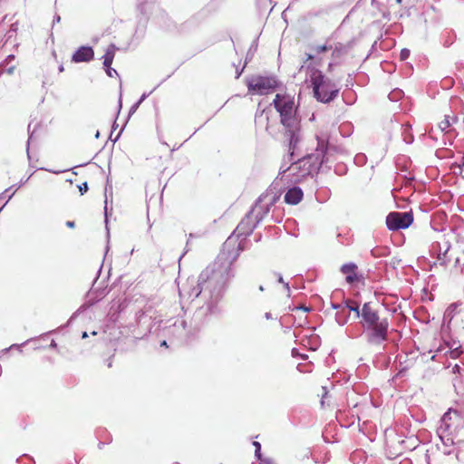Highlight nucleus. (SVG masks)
I'll return each mask as SVG.
<instances>
[{
  "instance_id": "f257e3e1",
  "label": "nucleus",
  "mask_w": 464,
  "mask_h": 464,
  "mask_svg": "<svg viewBox=\"0 0 464 464\" xmlns=\"http://www.w3.org/2000/svg\"><path fill=\"white\" fill-rule=\"evenodd\" d=\"M254 209L248 211L237 225L233 234L226 240L216 260L208 266L198 276V280H188L179 288L181 298L194 301L200 298L208 313L213 314L221 300L227 283L234 277L232 266L244 250L245 240L257 224L253 221Z\"/></svg>"
},
{
  "instance_id": "f03ea898",
  "label": "nucleus",
  "mask_w": 464,
  "mask_h": 464,
  "mask_svg": "<svg viewBox=\"0 0 464 464\" xmlns=\"http://www.w3.org/2000/svg\"><path fill=\"white\" fill-rule=\"evenodd\" d=\"M355 318L360 319L366 343L370 346H382L389 339L390 322L388 317L382 316L379 309L372 303L365 302L362 307L356 303L350 307Z\"/></svg>"
},
{
  "instance_id": "7ed1b4c3",
  "label": "nucleus",
  "mask_w": 464,
  "mask_h": 464,
  "mask_svg": "<svg viewBox=\"0 0 464 464\" xmlns=\"http://www.w3.org/2000/svg\"><path fill=\"white\" fill-rule=\"evenodd\" d=\"M317 145L314 152L309 153L295 161L291 168L293 171H298L300 177L317 174L322 168L331 169L333 163L341 150L330 145L326 136L316 135Z\"/></svg>"
},
{
  "instance_id": "20e7f679",
  "label": "nucleus",
  "mask_w": 464,
  "mask_h": 464,
  "mask_svg": "<svg viewBox=\"0 0 464 464\" xmlns=\"http://www.w3.org/2000/svg\"><path fill=\"white\" fill-rule=\"evenodd\" d=\"M273 105L279 112L280 122L284 128L285 136L288 140L290 160H294V155L300 141V119L296 115L294 98L277 93Z\"/></svg>"
},
{
  "instance_id": "39448f33",
  "label": "nucleus",
  "mask_w": 464,
  "mask_h": 464,
  "mask_svg": "<svg viewBox=\"0 0 464 464\" xmlns=\"http://www.w3.org/2000/svg\"><path fill=\"white\" fill-rule=\"evenodd\" d=\"M307 72L313 87L314 97L320 102L330 103L339 93L336 83L327 78L321 70L313 63L307 65Z\"/></svg>"
},
{
  "instance_id": "423d86ee",
  "label": "nucleus",
  "mask_w": 464,
  "mask_h": 464,
  "mask_svg": "<svg viewBox=\"0 0 464 464\" xmlns=\"http://www.w3.org/2000/svg\"><path fill=\"white\" fill-rule=\"evenodd\" d=\"M250 93L264 95L277 88V80L273 76L253 75L246 80Z\"/></svg>"
},
{
  "instance_id": "0eeeda50",
  "label": "nucleus",
  "mask_w": 464,
  "mask_h": 464,
  "mask_svg": "<svg viewBox=\"0 0 464 464\" xmlns=\"http://www.w3.org/2000/svg\"><path fill=\"white\" fill-rule=\"evenodd\" d=\"M460 417L457 411L450 409L443 414L437 428V434L451 435L456 437L459 431Z\"/></svg>"
},
{
  "instance_id": "6e6552de",
  "label": "nucleus",
  "mask_w": 464,
  "mask_h": 464,
  "mask_svg": "<svg viewBox=\"0 0 464 464\" xmlns=\"http://www.w3.org/2000/svg\"><path fill=\"white\" fill-rule=\"evenodd\" d=\"M413 222L411 212H391L386 217V225L389 230L397 231L408 228Z\"/></svg>"
},
{
  "instance_id": "1a4fd4ad",
  "label": "nucleus",
  "mask_w": 464,
  "mask_h": 464,
  "mask_svg": "<svg viewBox=\"0 0 464 464\" xmlns=\"http://www.w3.org/2000/svg\"><path fill=\"white\" fill-rule=\"evenodd\" d=\"M153 317V309L150 305L138 311L135 314V322L138 327L141 328L143 334L151 331V319Z\"/></svg>"
},
{
  "instance_id": "9d476101",
  "label": "nucleus",
  "mask_w": 464,
  "mask_h": 464,
  "mask_svg": "<svg viewBox=\"0 0 464 464\" xmlns=\"http://www.w3.org/2000/svg\"><path fill=\"white\" fill-rule=\"evenodd\" d=\"M441 440L443 448H452L456 450V459L459 462L464 463V440L455 441V437L451 435L438 434Z\"/></svg>"
},
{
  "instance_id": "9b49d317",
  "label": "nucleus",
  "mask_w": 464,
  "mask_h": 464,
  "mask_svg": "<svg viewBox=\"0 0 464 464\" xmlns=\"http://www.w3.org/2000/svg\"><path fill=\"white\" fill-rule=\"evenodd\" d=\"M168 328L169 334H172L179 340H185L190 334L188 324L183 318H176L174 322L168 326Z\"/></svg>"
},
{
  "instance_id": "f8f14e48",
  "label": "nucleus",
  "mask_w": 464,
  "mask_h": 464,
  "mask_svg": "<svg viewBox=\"0 0 464 464\" xmlns=\"http://www.w3.org/2000/svg\"><path fill=\"white\" fill-rule=\"evenodd\" d=\"M116 49H117V47L115 46V44H110L108 46V48L106 49L104 55L102 56L103 66H104L106 74L111 78L113 77L114 75L118 76L117 71L111 67V63H112L114 56H115Z\"/></svg>"
},
{
  "instance_id": "ddd939ff",
  "label": "nucleus",
  "mask_w": 464,
  "mask_h": 464,
  "mask_svg": "<svg viewBox=\"0 0 464 464\" xmlns=\"http://www.w3.org/2000/svg\"><path fill=\"white\" fill-rule=\"evenodd\" d=\"M94 57V51L91 46H81L72 54V61L74 63H88Z\"/></svg>"
},
{
  "instance_id": "4468645a",
  "label": "nucleus",
  "mask_w": 464,
  "mask_h": 464,
  "mask_svg": "<svg viewBox=\"0 0 464 464\" xmlns=\"http://www.w3.org/2000/svg\"><path fill=\"white\" fill-rule=\"evenodd\" d=\"M304 197V192L300 187L294 186L287 189L285 194L284 199L286 204L296 205Z\"/></svg>"
},
{
  "instance_id": "2eb2a0df",
  "label": "nucleus",
  "mask_w": 464,
  "mask_h": 464,
  "mask_svg": "<svg viewBox=\"0 0 464 464\" xmlns=\"http://www.w3.org/2000/svg\"><path fill=\"white\" fill-rule=\"evenodd\" d=\"M356 270H357V266L355 263H353V262L343 264L340 268V271L343 275H346L345 280L348 284H353V283L358 281L359 278L356 274Z\"/></svg>"
},
{
  "instance_id": "dca6fc26",
  "label": "nucleus",
  "mask_w": 464,
  "mask_h": 464,
  "mask_svg": "<svg viewBox=\"0 0 464 464\" xmlns=\"http://www.w3.org/2000/svg\"><path fill=\"white\" fill-rule=\"evenodd\" d=\"M260 201H261V198H259L256 200L255 207L252 208V209H254L253 216L255 218V222L257 225L265 218V217L269 212V207L267 205L266 206L259 205Z\"/></svg>"
},
{
  "instance_id": "f3484780",
  "label": "nucleus",
  "mask_w": 464,
  "mask_h": 464,
  "mask_svg": "<svg viewBox=\"0 0 464 464\" xmlns=\"http://www.w3.org/2000/svg\"><path fill=\"white\" fill-rule=\"evenodd\" d=\"M437 248H439V254L437 256L438 261L441 266H447L450 260L448 256V253L450 248V244L448 242L445 243V249L443 251H441V247L439 243L432 245V250H436Z\"/></svg>"
},
{
  "instance_id": "a211bd4d",
  "label": "nucleus",
  "mask_w": 464,
  "mask_h": 464,
  "mask_svg": "<svg viewBox=\"0 0 464 464\" xmlns=\"http://www.w3.org/2000/svg\"><path fill=\"white\" fill-rule=\"evenodd\" d=\"M391 253L390 247L386 246H375L371 250V256L374 258H380L389 256Z\"/></svg>"
},
{
  "instance_id": "6ab92c4d",
  "label": "nucleus",
  "mask_w": 464,
  "mask_h": 464,
  "mask_svg": "<svg viewBox=\"0 0 464 464\" xmlns=\"http://www.w3.org/2000/svg\"><path fill=\"white\" fill-rule=\"evenodd\" d=\"M450 348V356L451 358H458L462 353L461 345L459 344V342L453 341L450 343H449Z\"/></svg>"
},
{
  "instance_id": "aec40b11",
  "label": "nucleus",
  "mask_w": 464,
  "mask_h": 464,
  "mask_svg": "<svg viewBox=\"0 0 464 464\" xmlns=\"http://www.w3.org/2000/svg\"><path fill=\"white\" fill-rule=\"evenodd\" d=\"M332 51V57L334 59H338L347 53V47L343 44L338 43L334 47H333Z\"/></svg>"
},
{
  "instance_id": "412c9836",
  "label": "nucleus",
  "mask_w": 464,
  "mask_h": 464,
  "mask_svg": "<svg viewBox=\"0 0 464 464\" xmlns=\"http://www.w3.org/2000/svg\"><path fill=\"white\" fill-rule=\"evenodd\" d=\"M349 316L350 313L345 312L344 308H343L335 314V321L339 325L343 326L347 324Z\"/></svg>"
},
{
  "instance_id": "4be33fe9",
  "label": "nucleus",
  "mask_w": 464,
  "mask_h": 464,
  "mask_svg": "<svg viewBox=\"0 0 464 464\" xmlns=\"http://www.w3.org/2000/svg\"><path fill=\"white\" fill-rule=\"evenodd\" d=\"M12 187L6 188L4 192L0 194V201L5 200L3 206L0 208V212L2 211L3 208L7 204V202L13 198V196L15 193V190L11 191Z\"/></svg>"
},
{
  "instance_id": "5701e85b",
  "label": "nucleus",
  "mask_w": 464,
  "mask_h": 464,
  "mask_svg": "<svg viewBox=\"0 0 464 464\" xmlns=\"http://www.w3.org/2000/svg\"><path fill=\"white\" fill-rule=\"evenodd\" d=\"M451 125V121H450V115H446L444 120L441 121L440 123H439V128L440 129V130L442 132H447V131H450V130H449V128L450 127Z\"/></svg>"
},
{
  "instance_id": "b1692460",
  "label": "nucleus",
  "mask_w": 464,
  "mask_h": 464,
  "mask_svg": "<svg viewBox=\"0 0 464 464\" xmlns=\"http://www.w3.org/2000/svg\"><path fill=\"white\" fill-rule=\"evenodd\" d=\"M332 49H333V46L329 45L327 44L312 47V50L314 52L315 54H319V53L330 51Z\"/></svg>"
},
{
  "instance_id": "393cba45",
  "label": "nucleus",
  "mask_w": 464,
  "mask_h": 464,
  "mask_svg": "<svg viewBox=\"0 0 464 464\" xmlns=\"http://www.w3.org/2000/svg\"><path fill=\"white\" fill-rule=\"evenodd\" d=\"M253 446L255 447V457L259 460V463H261L262 459H266L262 456L261 444L258 441H254Z\"/></svg>"
},
{
  "instance_id": "a878e982",
  "label": "nucleus",
  "mask_w": 464,
  "mask_h": 464,
  "mask_svg": "<svg viewBox=\"0 0 464 464\" xmlns=\"http://www.w3.org/2000/svg\"><path fill=\"white\" fill-rule=\"evenodd\" d=\"M401 96H402V91L396 89V90H393L392 92H391L389 93L388 97L391 101L396 102V101H399L401 98Z\"/></svg>"
},
{
  "instance_id": "bb28decb",
  "label": "nucleus",
  "mask_w": 464,
  "mask_h": 464,
  "mask_svg": "<svg viewBox=\"0 0 464 464\" xmlns=\"http://www.w3.org/2000/svg\"><path fill=\"white\" fill-rule=\"evenodd\" d=\"M458 308V304H451L448 308L447 310L445 311V314H444V317L445 318H450L451 319L454 315V313L455 311L457 310Z\"/></svg>"
},
{
  "instance_id": "cd10ccee",
  "label": "nucleus",
  "mask_w": 464,
  "mask_h": 464,
  "mask_svg": "<svg viewBox=\"0 0 464 464\" xmlns=\"http://www.w3.org/2000/svg\"><path fill=\"white\" fill-rule=\"evenodd\" d=\"M366 156L362 153H359L354 157V163L358 166H363L366 163Z\"/></svg>"
},
{
  "instance_id": "c85d7f7f",
  "label": "nucleus",
  "mask_w": 464,
  "mask_h": 464,
  "mask_svg": "<svg viewBox=\"0 0 464 464\" xmlns=\"http://www.w3.org/2000/svg\"><path fill=\"white\" fill-rule=\"evenodd\" d=\"M273 275L276 277L277 282L284 285L285 289L290 293V286L289 284L284 281V278L280 273L274 272Z\"/></svg>"
},
{
  "instance_id": "c756f323",
  "label": "nucleus",
  "mask_w": 464,
  "mask_h": 464,
  "mask_svg": "<svg viewBox=\"0 0 464 464\" xmlns=\"http://www.w3.org/2000/svg\"><path fill=\"white\" fill-rule=\"evenodd\" d=\"M291 353L293 357H300L302 360H306L308 358L306 354L300 353L296 348H293Z\"/></svg>"
},
{
  "instance_id": "7c9ffc66",
  "label": "nucleus",
  "mask_w": 464,
  "mask_h": 464,
  "mask_svg": "<svg viewBox=\"0 0 464 464\" xmlns=\"http://www.w3.org/2000/svg\"><path fill=\"white\" fill-rule=\"evenodd\" d=\"M315 55H316L315 53L314 54L306 53V60L304 62L301 68H304V67L307 68V65L309 64V63L314 62V60L315 59Z\"/></svg>"
},
{
  "instance_id": "2f4dec72",
  "label": "nucleus",
  "mask_w": 464,
  "mask_h": 464,
  "mask_svg": "<svg viewBox=\"0 0 464 464\" xmlns=\"http://www.w3.org/2000/svg\"><path fill=\"white\" fill-rule=\"evenodd\" d=\"M410 53H411V52L409 49H406V48L402 49L400 53L401 60V61L407 60L410 56Z\"/></svg>"
},
{
  "instance_id": "473e14b6",
  "label": "nucleus",
  "mask_w": 464,
  "mask_h": 464,
  "mask_svg": "<svg viewBox=\"0 0 464 464\" xmlns=\"http://www.w3.org/2000/svg\"><path fill=\"white\" fill-rule=\"evenodd\" d=\"M354 304H356V302L351 300V299H345L343 301V308L347 309L350 311V307H353Z\"/></svg>"
},
{
  "instance_id": "72a5a7b5",
  "label": "nucleus",
  "mask_w": 464,
  "mask_h": 464,
  "mask_svg": "<svg viewBox=\"0 0 464 464\" xmlns=\"http://www.w3.org/2000/svg\"><path fill=\"white\" fill-rule=\"evenodd\" d=\"M452 372L462 376L464 375V368L460 367L459 364H455L452 368Z\"/></svg>"
},
{
  "instance_id": "f704fd0d",
  "label": "nucleus",
  "mask_w": 464,
  "mask_h": 464,
  "mask_svg": "<svg viewBox=\"0 0 464 464\" xmlns=\"http://www.w3.org/2000/svg\"><path fill=\"white\" fill-rule=\"evenodd\" d=\"M140 106V104L137 102L134 104H132L131 107L130 108L128 118L134 114Z\"/></svg>"
},
{
  "instance_id": "c9c22d12",
  "label": "nucleus",
  "mask_w": 464,
  "mask_h": 464,
  "mask_svg": "<svg viewBox=\"0 0 464 464\" xmlns=\"http://www.w3.org/2000/svg\"><path fill=\"white\" fill-rule=\"evenodd\" d=\"M79 191L81 192V195H83L88 191V184L87 182H83L81 185L78 186Z\"/></svg>"
},
{
  "instance_id": "e433bc0d",
  "label": "nucleus",
  "mask_w": 464,
  "mask_h": 464,
  "mask_svg": "<svg viewBox=\"0 0 464 464\" xmlns=\"http://www.w3.org/2000/svg\"><path fill=\"white\" fill-rule=\"evenodd\" d=\"M455 447H452V448H442L441 451L444 455H450L452 453H455L456 454V450H455Z\"/></svg>"
},
{
  "instance_id": "4c0bfd02",
  "label": "nucleus",
  "mask_w": 464,
  "mask_h": 464,
  "mask_svg": "<svg viewBox=\"0 0 464 464\" xmlns=\"http://www.w3.org/2000/svg\"><path fill=\"white\" fill-rule=\"evenodd\" d=\"M33 134H34V132H32V133L30 134V137H29V139H28V140H27V144H26L27 158H28V160H31V156H30V152H29V146H30V140H31V139L33 138Z\"/></svg>"
},
{
  "instance_id": "58836bf2",
  "label": "nucleus",
  "mask_w": 464,
  "mask_h": 464,
  "mask_svg": "<svg viewBox=\"0 0 464 464\" xmlns=\"http://www.w3.org/2000/svg\"><path fill=\"white\" fill-rule=\"evenodd\" d=\"M104 216H105V222L107 223L108 222V199H107V198H105ZM106 228L108 229L107 227H106Z\"/></svg>"
},
{
  "instance_id": "ea45409f",
  "label": "nucleus",
  "mask_w": 464,
  "mask_h": 464,
  "mask_svg": "<svg viewBox=\"0 0 464 464\" xmlns=\"http://www.w3.org/2000/svg\"><path fill=\"white\" fill-rule=\"evenodd\" d=\"M309 63H313V65L316 68V66H320L322 64V59L317 58L315 56V59L314 60V62H310Z\"/></svg>"
},
{
  "instance_id": "a19ab883",
  "label": "nucleus",
  "mask_w": 464,
  "mask_h": 464,
  "mask_svg": "<svg viewBox=\"0 0 464 464\" xmlns=\"http://www.w3.org/2000/svg\"><path fill=\"white\" fill-rule=\"evenodd\" d=\"M453 167L458 168V169H459V172H462V168L464 167V156L461 159V163L460 164H453Z\"/></svg>"
},
{
  "instance_id": "79ce46f5",
  "label": "nucleus",
  "mask_w": 464,
  "mask_h": 464,
  "mask_svg": "<svg viewBox=\"0 0 464 464\" xmlns=\"http://www.w3.org/2000/svg\"><path fill=\"white\" fill-rule=\"evenodd\" d=\"M259 464H276V462L272 459H262Z\"/></svg>"
},
{
  "instance_id": "37998d69",
  "label": "nucleus",
  "mask_w": 464,
  "mask_h": 464,
  "mask_svg": "<svg viewBox=\"0 0 464 464\" xmlns=\"http://www.w3.org/2000/svg\"><path fill=\"white\" fill-rule=\"evenodd\" d=\"M151 92L150 93H143L140 98L137 101V102H139L140 104H141L143 102V101L150 94Z\"/></svg>"
},
{
  "instance_id": "c03bdc74",
  "label": "nucleus",
  "mask_w": 464,
  "mask_h": 464,
  "mask_svg": "<svg viewBox=\"0 0 464 464\" xmlns=\"http://www.w3.org/2000/svg\"><path fill=\"white\" fill-rule=\"evenodd\" d=\"M332 307H333V309L340 311L341 309H343V304H332Z\"/></svg>"
},
{
  "instance_id": "a18cd8bd",
  "label": "nucleus",
  "mask_w": 464,
  "mask_h": 464,
  "mask_svg": "<svg viewBox=\"0 0 464 464\" xmlns=\"http://www.w3.org/2000/svg\"><path fill=\"white\" fill-rule=\"evenodd\" d=\"M61 21V16L59 14H55L53 16V24L59 23Z\"/></svg>"
},
{
  "instance_id": "49530a36",
  "label": "nucleus",
  "mask_w": 464,
  "mask_h": 464,
  "mask_svg": "<svg viewBox=\"0 0 464 464\" xmlns=\"http://www.w3.org/2000/svg\"><path fill=\"white\" fill-rule=\"evenodd\" d=\"M404 140L406 143H411L413 141V137L411 135L410 137H405Z\"/></svg>"
},
{
  "instance_id": "de8ad7c7",
  "label": "nucleus",
  "mask_w": 464,
  "mask_h": 464,
  "mask_svg": "<svg viewBox=\"0 0 464 464\" xmlns=\"http://www.w3.org/2000/svg\"><path fill=\"white\" fill-rule=\"evenodd\" d=\"M193 237H194V235L192 233H190L189 236H188V239L187 241V244H186V252L188 251V244L190 242V238H192Z\"/></svg>"
},
{
  "instance_id": "09e8293b",
  "label": "nucleus",
  "mask_w": 464,
  "mask_h": 464,
  "mask_svg": "<svg viewBox=\"0 0 464 464\" xmlns=\"http://www.w3.org/2000/svg\"><path fill=\"white\" fill-rule=\"evenodd\" d=\"M265 318H266V320H271V319H273L272 314H271V313H269V312H266V313L265 314Z\"/></svg>"
},
{
  "instance_id": "8fccbe9b",
  "label": "nucleus",
  "mask_w": 464,
  "mask_h": 464,
  "mask_svg": "<svg viewBox=\"0 0 464 464\" xmlns=\"http://www.w3.org/2000/svg\"><path fill=\"white\" fill-rule=\"evenodd\" d=\"M66 226H67L68 227L72 228V227H74L75 223H74V221H67V222H66Z\"/></svg>"
},
{
  "instance_id": "3c124183",
  "label": "nucleus",
  "mask_w": 464,
  "mask_h": 464,
  "mask_svg": "<svg viewBox=\"0 0 464 464\" xmlns=\"http://www.w3.org/2000/svg\"><path fill=\"white\" fill-rule=\"evenodd\" d=\"M14 66H11L9 68L6 69V72L8 74H12L14 72Z\"/></svg>"
},
{
  "instance_id": "603ef678",
  "label": "nucleus",
  "mask_w": 464,
  "mask_h": 464,
  "mask_svg": "<svg viewBox=\"0 0 464 464\" xmlns=\"http://www.w3.org/2000/svg\"><path fill=\"white\" fill-rule=\"evenodd\" d=\"M50 347L51 348H56L57 347V343H56V342L54 340L51 341Z\"/></svg>"
},
{
  "instance_id": "864d4df0",
  "label": "nucleus",
  "mask_w": 464,
  "mask_h": 464,
  "mask_svg": "<svg viewBox=\"0 0 464 464\" xmlns=\"http://www.w3.org/2000/svg\"><path fill=\"white\" fill-rule=\"evenodd\" d=\"M334 63H329V64H328V71H329V72H332V71H333V69H334Z\"/></svg>"
},
{
  "instance_id": "5fc2aeb1",
  "label": "nucleus",
  "mask_w": 464,
  "mask_h": 464,
  "mask_svg": "<svg viewBox=\"0 0 464 464\" xmlns=\"http://www.w3.org/2000/svg\"><path fill=\"white\" fill-rule=\"evenodd\" d=\"M450 121H451V124H453L458 121V118L456 116L450 117Z\"/></svg>"
},
{
  "instance_id": "6e6d98bb",
  "label": "nucleus",
  "mask_w": 464,
  "mask_h": 464,
  "mask_svg": "<svg viewBox=\"0 0 464 464\" xmlns=\"http://www.w3.org/2000/svg\"><path fill=\"white\" fill-rule=\"evenodd\" d=\"M452 168H453V171H454L455 174H459V173L460 174L461 173V172H459V169H458V168H454L453 166H452Z\"/></svg>"
},
{
  "instance_id": "4d7b16f0",
  "label": "nucleus",
  "mask_w": 464,
  "mask_h": 464,
  "mask_svg": "<svg viewBox=\"0 0 464 464\" xmlns=\"http://www.w3.org/2000/svg\"><path fill=\"white\" fill-rule=\"evenodd\" d=\"M242 72H243V69L237 70V78H238L241 75Z\"/></svg>"
},
{
  "instance_id": "13d9d810",
  "label": "nucleus",
  "mask_w": 464,
  "mask_h": 464,
  "mask_svg": "<svg viewBox=\"0 0 464 464\" xmlns=\"http://www.w3.org/2000/svg\"><path fill=\"white\" fill-rule=\"evenodd\" d=\"M88 337V334L86 332H82V338L84 339V338H87Z\"/></svg>"
},
{
  "instance_id": "bf43d9fd",
  "label": "nucleus",
  "mask_w": 464,
  "mask_h": 464,
  "mask_svg": "<svg viewBox=\"0 0 464 464\" xmlns=\"http://www.w3.org/2000/svg\"><path fill=\"white\" fill-rule=\"evenodd\" d=\"M25 343H26V342H25V343H22V344H20V345H18V344H13L10 348H13V347H20V346H22V345H24V344H25Z\"/></svg>"
},
{
  "instance_id": "052dcab7",
  "label": "nucleus",
  "mask_w": 464,
  "mask_h": 464,
  "mask_svg": "<svg viewBox=\"0 0 464 464\" xmlns=\"http://www.w3.org/2000/svg\"><path fill=\"white\" fill-rule=\"evenodd\" d=\"M58 69H59V72H61L64 71V67L63 64L60 65Z\"/></svg>"
},
{
  "instance_id": "680f3d73",
  "label": "nucleus",
  "mask_w": 464,
  "mask_h": 464,
  "mask_svg": "<svg viewBox=\"0 0 464 464\" xmlns=\"http://www.w3.org/2000/svg\"><path fill=\"white\" fill-rule=\"evenodd\" d=\"M459 259L457 257L455 259V266L457 267L459 266Z\"/></svg>"
},
{
  "instance_id": "e2e57ef3",
  "label": "nucleus",
  "mask_w": 464,
  "mask_h": 464,
  "mask_svg": "<svg viewBox=\"0 0 464 464\" xmlns=\"http://www.w3.org/2000/svg\"><path fill=\"white\" fill-rule=\"evenodd\" d=\"M261 237H262V236H261V234H259V235L256 237V242L260 241V240H261Z\"/></svg>"
},
{
  "instance_id": "0e129e2a",
  "label": "nucleus",
  "mask_w": 464,
  "mask_h": 464,
  "mask_svg": "<svg viewBox=\"0 0 464 464\" xmlns=\"http://www.w3.org/2000/svg\"><path fill=\"white\" fill-rule=\"evenodd\" d=\"M121 97H120V100H119V111L121 110Z\"/></svg>"
},
{
  "instance_id": "69168bd1",
  "label": "nucleus",
  "mask_w": 464,
  "mask_h": 464,
  "mask_svg": "<svg viewBox=\"0 0 464 464\" xmlns=\"http://www.w3.org/2000/svg\"><path fill=\"white\" fill-rule=\"evenodd\" d=\"M99 137H100V131H99V130H97V131H96V133H95V138H96V139H99Z\"/></svg>"
},
{
  "instance_id": "338daca9",
  "label": "nucleus",
  "mask_w": 464,
  "mask_h": 464,
  "mask_svg": "<svg viewBox=\"0 0 464 464\" xmlns=\"http://www.w3.org/2000/svg\"><path fill=\"white\" fill-rule=\"evenodd\" d=\"M161 346H167V342H166V341H163V342L161 343Z\"/></svg>"
},
{
  "instance_id": "774afa93",
  "label": "nucleus",
  "mask_w": 464,
  "mask_h": 464,
  "mask_svg": "<svg viewBox=\"0 0 464 464\" xmlns=\"http://www.w3.org/2000/svg\"><path fill=\"white\" fill-rule=\"evenodd\" d=\"M28 181V179H25L24 180H22L20 183L21 185H23L24 182H27Z\"/></svg>"
}]
</instances>
